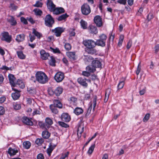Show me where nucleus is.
<instances>
[{
	"label": "nucleus",
	"instance_id": "nucleus-35",
	"mask_svg": "<svg viewBox=\"0 0 159 159\" xmlns=\"http://www.w3.org/2000/svg\"><path fill=\"white\" fill-rule=\"evenodd\" d=\"M81 27L84 29H86L87 28L88 24L86 22L81 20L80 22Z\"/></svg>",
	"mask_w": 159,
	"mask_h": 159
},
{
	"label": "nucleus",
	"instance_id": "nucleus-15",
	"mask_svg": "<svg viewBox=\"0 0 159 159\" xmlns=\"http://www.w3.org/2000/svg\"><path fill=\"white\" fill-rule=\"evenodd\" d=\"M13 90L15 92L11 93V97L14 100H17L20 96V92L15 89H13Z\"/></svg>",
	"mask_w": 159,
	"mask_h": 159
},
{
	"label": "nucleus",
	"instance_id": "nucleus-30",
	"mask_svg": "<svg viewBox=\"0 0 159 159\" xmlns=\"http://www.w3.org/2000/svg\"><path fill=\"white\" fill-rule=\"evenodd\" d=\"M125 80V78H123L121 79L117 86L118 89H121L123 88L124 85Z\"/></svg>",
	"mask_w": 159,
	"mask_h": 159
},
{
	"label": "nucleus",
	"instance_id": "nucleus-63",
	"mask_svg": "<svg viewBox=\"0 0 159 159\" xmlns=\"http://www.w3.org/2000/svg\"><path fill=\"white\" fill-rule=\"evenodd\" d=\"M10 7L11 8V9L14 10H16L17 9L18 7L16 6L14 4L11 3L10 4Z\"/></svg>",
	"mask_w": 159,
	"mask_h": 159
},
{
	"label": "nucleus",
	"instance_id": "nucleus-49",
	"mask_svg": "<svg viewBox=\"0 0 159 159\" xmlns=\"http://www.w3.org/2000/svg\"><path fill=\"white\" fill-rule=\"evenodd\" d=\"M93 59V58L91 56H85L84 59V61H86L90 62Z\"/></svg>",
	"mask_w": 159,
	"mask_h": 159
},
{
	"label": "nucleus",
	"instance_id": "nucleus-14",
	"mask_svg": "<svg viewBox=\"0 0 159 159\" xmlns=\"http://www.w3.org/2000/svg\"><path fill=\"white\" fill-rule=\"evenodd\" d=\"M22 121L23 123L26 125L32 126L33 124L31 120L26 116H24L22 118Z\"/></svg>",
	"mask_w": 159,
	"mask_h": 159
},
{
	"label": "nucleus",
	"instance_id": "nucleus-1",
	"mask_svg": "<svg viewBox=\"0 0 159 159\" xmlns=\"http://www.w3.org/2000/svg\"><path fill=\"white\" fill-rule=\"evenodd\" d=\"M35 77L36 80L40 84H44L48 80L47 76L42 71L37 72L35 75Z\"/></svg>",
	"mask_w": 159,
	"mask_h": 159
},
{
	"label": "nucleus",
	"instance_id": "nucleus-22",
	"mask_svg": "<svg viewBox=\"0 0 159 159\" xmlns=\"http://www.w3.org/2000/svg\"><path fill=\"white\" fill-rule=\"evenodd\" d=\"M63 89L60 87H57L54 90L55 94L57 96H59L62 92Z\"/></svg>",
	"mask_w": 159,
	"mask_h": 159
},
{
	"label": "nucleus",
	"instance_id": "nucleus-45",
	"mask_svg": "<svg viewBox=\"0 0 159 159\" xmlns=\"http://www.w3.org/2000/svg\"><path fill=\"white\" fill-rule=\"evenodd\" d=\"M43 4L42 2L38 1L36 2L35 4L33 5L34 7H42Z\"/></svg>",
	"mask_w": 159,
	"mask_h": 159
},
{
	"label": "nucleus",
	"instance_id": "nucleus-44",
	"mask_svg": "<svg viewBox=\"0 0 159 159\" xmlns=\"http://www.w3.org/2000/svg\"><path fill=\"white\" fill-rule=\"evenodd\" d=\"M44 141V140L42 138L37 139L36 140L35 142L38 145H41Z\"/></svg>",
	"mask_w": 159,
	"mask_h": 159
},
{
	"label": "nucleus",
	"instance_id": "nucleus-20",
	"mask_svg": "<svg viewBox=\"0 0 159 159\" xmlns=\"http://www.w3.org/2000/svg\"><path fill=\"white\" fill-rule=\"evenodd\" d=\"M41 58L44 60L47 59L49 56L48 53H47L44 50H41L40 52Z\"/></svg>",
	"mask_w": 159,
	"mask_h": 159
},
{
	"label": "nucleus",
	"instance_id": "nucleus-5",
	"mask_svg": "<svg viewBox=\"0 0 159 159\" xmlns=\"http://www.w3.org/2000/svg\"><path fill=\"white\" fill-rule=\"evenodd\" d=\"M81 12L85 15H89L91 12V9L87 3H84L81 7Z\"/></svg>",
	"mask_w": 159,
	"mask_h": 159
},
{
	"label": "nucleus",
	"instance_id": "nucleus-50",
	"mask_svg": "<svg viewBox=\"0 0 159 159\" xmlns=\"http://www.w3.org/2000/svg\"><path fill=\"white\" fill-rule=\"evenodd\" d=\"M48 94L51 96H52L55 94L54 90L52 89V88H49L48 90Z\"/></svg>",
	"mask_w": 159,
	"mask_h": 159
},
{
	"label": "nucleus",
	"instance_id": "nucleus-16",
	"mask_svg": "<svg viewBox=\"0 0 159 159\" xmlns=\"http://www.w3.org/2000/svg\"><path fill=\"white\" fill-rule=\"evenodd\" d=\"M86 80L82 78H78L77 79L78 83L84 88H87L88 86V84L86 81Z\"/></svg>",
	"mask_w": 159,
	"mask_h": 159
},
{
	"label": "nucleus",
	"instance_id": "nucleus-47",
	"mask_svg": "<svg viewBox=\"0 0 159 159\" xmlns=\"http://www.w3.org/2000/svg\"><path fill=\"white\" fill-rule=\"evenodd\" d=\"M28 91L30 94L34 95L36 93V90L34 89H30L28 90Z\"/></svg>",
	"mask_w": 159,
	"mask_h": 159
},
{
	"label": "nucleus",
	"instance_id": "nucleus-18",
	"mask_svg": "<svg viewBox=\"0 0 159 159\" xmlns=\"http://www.w3.org/2000/svg\"><path fill=\"white\" fill-rule=\"evenodd\" d=\"M61 119L63 121L68 122L70 120V117L68 113H63L61 115Z\"/></svg>",
	"mask_w": 159,
	"mask_h": 159
},
{
	"label": "nucleus",
	"instance_id": "nucleus-2",
	"mask_svg": "<svg viewBox=\"0 0 159 159\" xmlns=\"http://www.w3.org/2000/svg\"><path fill=\"white\" fill-rule=\"evenodd\" d=\"M53 102V104L50 105L49 108L52 112L57 114L58 112V111L57 107L59 108H62V104L60 101L58 100H54Z\"/></svg>",
	"mask_w": 159,
	"mask_h": 159
},
{
	"label": "nucleus",
	"instance_id": "nucleus-54",
	"mask_svg": "<svg viewBox=\"0 0 159 159\" xmlns=\"http://www.w3.org/2000/svg\"><path fill=\"white\" fill-rule=\"evenodd\" d=\"M53 150V148L52 147H49L47 149V153L48 154L49 156H51V153Z\"/></svg>",
	"mask_w": 159,
	"mask_h": 159
},
{
	"label": "nucleus",
	"instance_id": "nucleus-46",
	"mask_svg": "<svg viewBox=\"0 0 159 159\" xmlns=\"http://www.w3.org/2000/svg\"><path fill=\"white\" fill-rule=\"evenodd\" d=\"M18 85L21 88L23 89L25 87V85L24 83L21 80H18L16 84Z\"/></svg>",
	"mask_w": 159,
	"mask_h": 159
},
{
	"label": "nucleus",
	"instance_id": "nucleus-36",
	"mask_svg": "<svg viewBox=\"0 0 159 159\" xmlns=\"http://www.w3.org/2000/svg\"><path fill=\"white\" fill-rule=\"evenodd\" d=\"M36 16H41L43 14L42 11L38 8H35L33 10Z\"/></svg>",
	"mask_w": 159,
	"mask_h": 159
},
{
	"label": "nucleus",
	"instance_id": "nucleus-39",
	"mask_svg": "<svg viewBox=\"0 0 159 159\" xmlns=\"http://www.w3.org/2000/svg\"><path fill=\"white\" fill-rule=\"evenodd\" d=\"M45 123L46 125H51L53 123L52 120L51 118L47 117L45 119Z\"/></svg>",
	"mask_w": 159,
	"mask_h": 159
},
{
	"label": "nucleus",
	"instance_id": "nucleus-55",
	"mask_svg": "<svg viewBox=\"0 0 159 159\" xmlns=\"http://www.w3.org/2000/svg\"><path fill=\"white\" fill-rule=\"evenodd\" d=\"M150 117V114L149 113L147 114L145 116L143 119L144 122L147 121L149 119Z\"/></svg>",
	"mask_w": 159,
	"mask_h": 159
},
{
	"label": "nucleus",
	"instance_id": "nucleus-21",
	"mask_svg": "<svg viewBox=\"0 0 159 159\" xmlns=\"http://www.w3.org/2000/svg\"><path fill=\"white\" fill-rule=\"evenodd\" d=\"M25 36L23 34H20L17 35L16 40L18 42L23 41L25 39Z\"/></svg>",
	"mask_w": 159,
	"mask_h": 159
},
{
	"label": "nucleus",
	"instance_id": "nucleus-13",
	"mask_svg": "<svg viewBox=\"0 0 159 159\" xmlns=\"http://www.w3.org/2000/svg\"><path fill=\"white\" fill-rule=\"evenodd\" d=\"M65 29L62 27H58L54 29L55 35L57 37L61 36V34L64 31Z\"/></svg>",
	"mask_w": 159,
	"mask_h": 159
},
{
	"label": "nucleus",
	"instance_id": "nucleus-3",
	"mask_svg": "<svg viewBox=\"0 0 159 159\" xmlns=\"http://www.w3.org/2000/svg\"><path fill=\"white\" fill-rule=\"evenodd\" d=\"M45 24L48 27H51L54 23V20L53 18L50 14L47 15L45 18Z\"/></svg>",
	"mask_w": 159,
	"mask_h": 159
},
{
	"label": "nucleus",
	"instance_id": "nucleus-29",
	"mask_svg": "<svg viewBox=\"0 0 159 159\" xmlns=\"http://www.w3.org/2000/svg\"><path fill=\"white\" fill-rule=\"evenodd\" d=\"M96 46V45L101 46L102 47H104L106 45V42L100 39L97 40L95 42Z\"/></svg>",
	"mask_w": 159,
	"mask_h": 159
},
{
	"label": "nucleus",
	"instance_id": "nucleus-11",
	"mask_svg": "<svg viewBox=\"0 0 159 159\" xmlns=\"http://www.w3.org/2000/svg\"><path fill=\"white\" fill-rule=\"evenodd\" d=\"M46 5L48 9L51 12L56 7L55 5L53 3L52 0H47Z\"/></svg>",
	"mask_w": 159,
	"mask_h": 159
},
{
	"label": "nucleus",
	"instance_id": "nucleus-25",
	"mask_svg": "<svg viewBox=\"0 0 159 159\" xmlns=\"http://www.w3.org/2000/svg\"><path fill=\"white\" fill-rule=\"evenodd\" d=\"M85 51L88 53L91 54H94L97 52V50L94 48H87L85 49Z\"/></svg>",
	"mask_w": 159,
	"mask_h": 159
},
{
	"label": "nucleus",
	"instance_id": "nucleus-43",
	"mask_svg": "<svg viewBox=\"0 0 159 159\" xmlns=\"http://www.w3.org/2000/svg\"><path fill=\"white\" fill-rule=\"evenodd\" d=\"M95 146V143L94 144L92 145L89 147V149L88 151V153L89 154H91L94 150Z\"/></svg>",
	"mask_w": 159,
	"mask_h": 159
},
{
	"label": "nucleus",
	"instance_id": "nucleus-9",
	"mask_svg": "<svg viewBox=\"0 0 159 159\" xmlns=\"http://www.w3.org/2000/svg\"><path fill=\"white\" fill-rule=\"evenodd\" d=\"M88 30L89 33L91 34H96L98 33L97 27L93 25H89L88 27Z\"/></svg>",
	"mask_w": 159,
	"mask_h": 159
},
{
	"label": "nucleus",
	"instance_id": "nucleus-27",
	"mask_svg": "<svg viewBox=\"0 0 159 159\" xmlns=\"http://www.w3.org/2000/svg\"><path fill=\"white\" fill-rule=\"evenodd\" d=\"M18 151L17 150H16L14 149L10 148L8 150V153L10 154L11 156H13L16 154L18 152Z\"/></svg>",
	"mask_w": 159,
	"mask_h": 159
},
{
	"label": "nucleus",
	"instance_id": "nucleus-17",
	"mask_svg": "<svg viewBox=\"0 0 159 159\" xmlns=\"http://www.w3.org/2000/svg\"><path fill=\"white\" fill-rule=\"evenodd\" d=\"M92 64L94 66L95 68H102V64L101 62L98 60L97 58L92 61Z\"/></svg>",
	"mask_w": 159,
	"mask_h": 159
},
{
	"label": "nucleus",
	"instance_id": "nucleus-34",
	"mask_svg": "<svg viewBox=\"0 0 159 159\" xmlns=\"http://www.w3.org/2000/svg\"><path fill=\"white\" fill-rule=\"evenodd\" d=\"M50 134L47 131H44L42 133V137L44 139H48L50 137Z\"/></svg>",
	"mask_w": 159,
	"mask_h": 159
},
{
	"label": "nucleus",
	"instance_id": "nucleus-8",
	"mask_svg": "<svg viewBox=\"0 0 159 159\" xmlns=\"http://www.w3.org/2000/svg\"><path fill=\"white\" fill-rule=\"evenodd\" d=\"M2 37L1 38L2 40L10 43L11 41V36L10 35L9 33L7 32H5L2 33Z\"/></svg>",
	"mask_w": 159,
	"mask_h": 159
},
{
	"label": "nucleus",
	"instance_id": "nucleus-31",
	"mask_svg": "<svg viewBox=\"0 0 159 159\" xmlns=\"http://www.w3.org/2000/svg\"><path fill=\"white\" fill-rule=\"evenodd\" d=\"M69 16L66 13L62 14L59 16L57 19L58 21H61L62 20H65Z\"/></svg>",
	"mask_w": 159,
	"mask_h": 159
},
{
	"label": "nucleus",
	"instance_id": "nucleus-62",
	"mask_svg": "<svg viewBox=\"0 0 159 159\" xmlns=\"http://www.w3.org/2000/svg\"><path fill=\"white\" fill-rule=\"evenodd\" d=\"M30 40L31 42H32L35 39V37L34 35H32L31 34H30L29 35Z\"/></svg>",
	"mask_w": 159,
	"mask_h": 159
},
{
	"label": "nucleus",
	"instance_id": "nucleus-41",
	"mask_svg": "<svg viewBox=\"0 0 159 159\" xmlns=\"http://www.w3.org/2000/svg\"><path fill=\"white\" fill-rule=\"evenodd\" d=\"M75 29L74 28H70L69 30V35L70 36H75Z\"/></svg>",
	"mask_w": 159,
	"mask_h": 159
},
{
	"label": "nucleus",
	"instance_id": "nucleus-4",
	"mask_svg": "<svg viewBox=\"0 0 159 159\" xmlns=\"http://www.w3.org/2000/svg\"><path fill=\"white\" fill-rule=\"evenodd\" d=\"M83 44L87 48H94L96 46L95 42L92 39H85L83 41Z\"/></svg>",
	"mask_w": 159,
	"mask_h": 159
},
{
	"label": "nucleus",
	"instance_id": "nucleus-56",
	"mask_svg": "<svg viewBox=\"0 0 159 159\" xmlns=\"http://www.w3.org/2000/svg\"><path fill=\"white\" fill-rule=\"evenodd\" d=\"M97 98L96 97L94 98L93 100V110L94 111L95 109V108L97 104Z\"/></svg>",
	"mask_w": 159,
	"mask_h": 159
},
{
	"label": "nucleus",
	"instance_id": "nucleus-60",
	"mask_svg": "<svg viewBox=\"0 0 159 159\" xmlns=\"http://www.w3.org/2000/svg\"><path fill=\"white\" fill-rule=\"evenodd\" d=\"M82 75L84 76L88 77L90 75V73L88 71H83Z\"/></svg>",
	"mask_w": 159,
	"mask_h": 159
},
{
	"label": "nucleus",
	"instance_id": "nucleus-42",
	"mask_svg": "<svg viewBox=\"0 0 159 159\" xmlns=\"http://www.w3.org/2000/svg\"><path fill=\"white\" fill-rule=\"evenodd\" d=\"M23 145L25 148L29 149L31 146V143L28 141L24 142L23 143Z\"/></svg>",
	"mask_w": 159,
	"mask_h": 159
},
{
	"label": "nucleus",
	"instance_id": "nucleus-64",
	"mask_svg": "<svg viewBox=\"0 0 159 159\" xmlns=\"http://www.w3.org/2000/svg\"><path fill=\"white\" fill-rule=\"evenodd\" d=\"M20 20L25 25H27L28 24V22L26 19L23 17H21L20 18Z\"/></svg>",
	"mask_w": 159,
	"mask_h": 159
},
{
	"label": "nucleus",
	"instance_id": "nucleus-28",
	"mask_svg": "<svg viewBox=\"0 0 159 159\" xmlns=\"http://www.w3.org/2000/svg\"><path fill=\"white\" fill-rule=\"evenodd\" d=\"M32 30V33L35 36H36L39 39L42 37V34L36 30L35 29H33Z\"/></svg>",
	"mask_w": 159,
	"mask_h": 159
},
{
	"label": "nucleus",
	"instance_id": "nucleus-57",
	"mask_svg": "<svg viewBox=\"0 0 159 159\" xmlns=\"http://www.w3.org/2000/svg\"><path fill=\"white\" fill-rule=\"evenodd\" d=\"M132 40L131 39H129L127 44L126 46L127 49H129L132 46Z\"/></svg>",
	"mask_w": 159,
	"mask_h": 159
},
{
	"label": "nucleus",
	"instance_id": "nucleus-7",
	"mask_svg": "<svg viewBox=\"0 0 159 159\" xmlns=\"http://www.w3.org/2000/svg\"><path fill=\"white\" fill-rule=\"evenodd\" d=\"M94 22L97 26L100 27L103 25V23L102 17L99 15L95 16L93 19Z\"/></svg>",
	"mask_w": 159,
	"mask_h": 159
},
{
	"label": "nucleus",
	"instance_id": "nucleus-12",
	"mask_svg": "<svg viewBox=\"0 0 159 159\" xmlns=\"http://www.w3.org/2000/svg\"><path fill=\"white\" fill-rule=\"evenodd\" d=\"M66 56L72 61H74L76 60L77 57L75 52H68L66 53Z\"/></svg>",
	"mask_w": 159,
	"mask_h": 159
},
{
	"label": "nucleus",
	"instance_id": "nucleus-33",
	"mask_svg": "<svg viewBox=\"0 0 159 159\" xmlns=\"http://www.w3.org/2000/svg\"><path fill=\"white\" fill-rule=\"evenodd\" d=\"M16 53L18 57L20 59H24L25 58V56L23 54L22 51H17Z\"/></svg>",
	"mask_w": 159,
	"mask_h": 159
},
{
	"label": "nucleus",
	"instance_id": "nucleus-48",
	"mask_svg": "<svg viewBox=\"0 0 159 159\" xmlns=\"http://www.w3.org/2000/svg\"><path fill=\"white\" fill-rule=\"evenodd\" d=\"M99 37L100 38L99 39L106 42L107 38V36L106 35L103 34H102L99 36Z\"/></svg>",
	"mask_w": 159,
	"mask_h": 159
},
{
	"label": "nucleus",
	"instance_id": "nucleus-24",
	"mask_svg": "<svg viewBox=\"0 0 159 159\" xmlns=\"http://www.w3.org/2000/svg\"><path fill=\"white\" fill-rule=\"evenodd\" d=\"M84 112L83 109L81 107H77L74 110V112L76 115H79Z\"/></svg>",
	"mask_w": 159,
	"mask_h": 159
},
{
	"label": "nucleus",
	"instance_id": "nucleus-10",
	"mask_svg": "<svg viewBox=\"0 0 159 159\" xmlns=\"http://www.w3.org/2000/svg\"><path fill=\"white\" fill-rule=\"evenodd\" d=\"M52 12H53L54 14L58 15L64 13L65 10L62 7H55Z\"/></svg>",
	"mask_w": 159,
	"mask_h": 159
},
{
	"label": "nucleus",
	"instance_id": "nucleus-58",
	"mask_svg": "<svg viewBox=\"0 0 159 159\" xmlns=\"http://www.w3.org/2000/svg\"><path fill=\"white\" fill-rule=\"evenodd\" d=\"M69 152H67L65 154H62L61 156L60 159H65L66 157L68 156Z\"/></svg>",
	"mask_w": 159,
	"mask_h": 159
},
{
	"label": "nucleus",
	"instance_id": "nucleus-37",
	"mask_svg": "<svg viewBox=\"0 0 159 159\" xmlns=\"http://www.w3.org/2000/svg\"><path fill=\"white\" fill-rule=\"evenodd\" d=\"M110 89H108L106 91L105 97L104 99V102H106L108 101L109 95H110Z\"/></svg>",
	"mask_w": 159,
	"mask_h": 159
},
{
	"label": "nucleus",
	"instance_id": "nucleus-59",
	"mask_svg": "<svg viewBox=\"0 0 159 159\" xmlns=\"http://www.w3.org/2000/svg\"><path fill=\"white\" fill-rule=\"evenodd\" d=\"M40 114L41 112L40 111V110L36 109L33 111L32 113V115L34 116L36 115H39Z\"/></svg>",
	"mask_w": 159,
	"mask_h": 159
},
{
	"label": "nucleus",
	"instance_id": "nucleus-38",
	"mask_svg": "<svg viewBox=\"0 0 159 159\" xmlns=\"http://www.w3.org/2000/svg\"><path fill=\"white\" fill-rule=\"evenodd\" d=\"M13 107L16 110H18L21 108V105L17 102H14L13 103Z\"/></svg>",
	"mask_w": 159,
	"mask_h": 159
},
{
	"label": "nucleus",
	"instance_id": "nucleus-19",
	"mask_svg": "<svg viewBox=\"0 0 159 159\" xmlns=\"http://www.w3.org/2000/svg\"><path fill=\"white\" fill-rule=\"evenodd\" d=\"M10 83L13 86H15L16 85L15 83V78L14 76L11 74H9L8 76Z\"/></svg>",
	"mask_w": 159,
	"mask_h": 159
},
{
	"label": "nucleus",
	"instance_id": "nucleus-6",
	"mask_svg": "<svg viewBox=\"0 0 159 159\" xmlns=\"http://www.w3.org/2000/svg\"><path fill=\"white\" fill-rule=\"evenodd\" d=\"M64 74L61 72H57L54 76V79L57 83L61 82L64 78Z\"/></svg>",
	"mask_w": 159,
	"mask_h": 159
},
{
	"label": "nucleus",
	"instance_id": "nucleus-23",
	"mask_svg": "<svg viewBox=\"0 0 159 159\" xmlns=\"http://www.w3.org/2000/svg\"><path fill=\"white\" fill-rule=\"evenodd\" d=\"M86 70L90 73H93L96 71V68L92 64L91 65H89L86 67Z\"/></svg>",
	"mask_w": 159,
	"mask_h": 159
},
{
	"label": "nucleus",
	"instance_id": "nucleus-51",
	"mask_svg": "<svg viewBox=\"0 0 159 159\" xmlns=\"http://www.w3.org/2000/svg\"><path fill=\"white\" fill-rule=\"evenodd\" d=\"M58 124L60 126L64 128H67L69 127V125H68L63 122L58 121Z\"/></svg>",
	"mask_w": 159,
	"mask_h": 159
},
{
	"label": "nucleus",
	"instance_id": "nucleus-26",
	"mask_svg": "<svg viewBox=\"0 0 159 159\" xmlns=\"http://www.w3.org/2000/svg\"><path fill=\"white\" fill-rule=\"evenodd\" d=\"M7 21L12 25H15L17 23L14 18L12 16H10L9 18L7 19Z\"/></svg>",
	"mask_w": 159,
	"mask_h": 159
},
{
	"label": "nucleus",
	"instance_id": "nucleus-40",
	"mask_svg": "<svg viewBox=\"0 0 159 159\" xmlns=\"http://www.w3.org/2000/svg\"><path fill=\"white\" fill-rule=\"evenodd\" d=\"M89 105V107L88 109L87 112L86 114V116H87L89 115L91 113V111L92 108L93 104L91 102H90Z\"/></svg>",
	"mask_w": 159,
	"mask_h": 159
},
{
	"label": "nucleus",
	"instance_id": "nucleus-32",
	"mask_svg": "<svg viewBox=\"0 0 159 159\" xmlns=\"http://www.w3.org/2000/svg\"><path fill=\"white\" fill-rule=\"evenodd\" d=\"M50 59L49 61V63L50 66H55L56 65V60L54 57L51 56L50 57Z\"/></svg>",
	"mask_w": 159,
	"mask_h": 159
},
{
	"label": "nucleus",
	"instance_id": "nucleus-52",
	"mask_svg": "<svg viewBox=\"0 0 159 159\" xmlns=\"http://www.w3.org/2000/svg\"><path fill=\"white\" fill-rule=\"evenodd\" d=\"M83 129H84V127H81V126L80 125L79 126L78 129H77V134L78 135L79 134H81V133L84 131Z\"/></svg>",
	"mask_w": 159,
	"mask_h": 159
},
{
	"label": "nucleus",
	"instance_id": "nucleus-53",
	"mask_svg": "<svg viewBox=\"0 0 159 159\" xmlns=\"http://www.w3.org/2000/svg\"><path fill=\"white\" fill-rule=\"evenodd\" d=\"M65 49L67 51H69L71 49V47L70 44L68 43H66L64 45Z\"/></svg>",
	"mask_w": 159,
	"mask_h": 159
},
{
	"label": "nucleus",
	"instance_id": "nucleus-61",
	"mask_svg": "<svg viewBox=\"0 0 159 159\" xmlns=\"http://www.w3.org/2000/svg\"><path fill=\"white\" fill-rule=\"evenodd\" d=\"M50 48L53 50V52L55 53H61L60 50L58 48H57L55 49H54L52 47H50Z\"/></svg>",
	"mask_w": 159,
	"mask_h": 159
}]
</instances>
